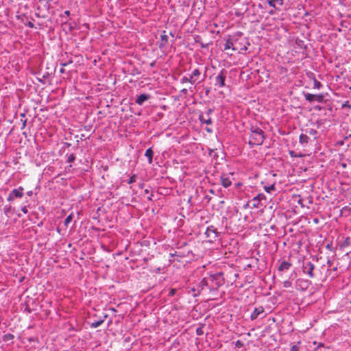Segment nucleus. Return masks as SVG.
Returning a JSON list of instances; mask_svg holds the SVG:
<instances>
[{
    "label": "nucleus",
    "instance_id": "obj_21",
    "mask_svg": "<svg viewBox=\"0 0 351 351\" xmlns=\"http://www.w3.org/2000/svg\"><path fill=\"white\" fill-rule=\"evenodd\" d=\"M311 75H313V88L315 89H320L322 87V84L316 80L314 73H311Z\"/></svg>",
    "mask_w": 351,
    "mask_h": 351
},
{
    "label": "nucleus",
    "instance_id": "obj_3",
    "mask_svg": "<svg viewBox=\"0 0 351 351\" xmlns=\"http://www.w3.org/2000/svg\"><path fill=\"white\" fill-rule=\"evenodd\" d=\"M190 78L192 81V85L195 86L204 81L205 79L206 74L202 75V72L199 68L194 69L191 73L189 75ZM195 86H194V88Z\"/></svg>",
    "mask_w": 351,
    "mask_h": 351
},
{
    "label": "nucleus",
    "instance_id": "obj_20",
    "mask_svg": "<svg viewBox=\"0 0 351 351\" xmlns=\"http://www.w3.org/2000/svg\"><path fill=\"white\" fill-rule=\"evenodd\" d=\"M209 279H207L206 278H204L199 282V287H201V290H202L204 287H208L210 289V283H209Z\"/></svg>",
    "mask_w": 351,
    "mask_h": 351
},
{
    "label": "nucleus",
    "instance_id": "obj_19",
    "mask_svg": "<svg viewBox=\"0 0 351 351\" xmlns=\"http://www.w3.org/2000/svg\"><path fill=\"white\" fill-rule=\"evenodd\" d=\"M145 156L147 158L149 163L151 164L154 156V152L152 148H149L146 150Z\"/></svg>",
    "mask_w": 351,
    "mask_h": 351
},
{
    "label": "nucleus",
    "instance_id": "obj_55",
    "mask_svg": "<svg viewBox=\"0 0 351 351\" xmlns=\"http://www.w3.org/2000/svg\"><path fill=\"white\" fill-rule=\"evenodd\" d=\"M62 65L63 66H66V63L62 64Z\"/></svg>",
    "mask_w": 351,
    "mask_h": 351
},
{
    "label": "nucleus",
    "instance_id": "obj_2",
    "mask_svg": "<svg viewBox=\"0 0 351 351\" xmlns=\"http://www.w3.org/2000/svg\"><path fill=\"white\" fill-rule=\"evenodd\" d=\"M209 281H210V290H217L224 284L223 274L222 272H217L214 274H210Z\"/></svg>",
    "mask_w": 351,
    "mask_h": 351
},
{
    "label": "nucleus",
    "instance_id": "obj_39",
    "mask_svg": "<svg viewBox=\"0 0 351 351\" xmlns=\"http://www.w3.org/2000/svg\"><path fill=\"white\" fill-rule=\"evenodd\" d=\"M181 93L185 95L188 94V90L186 88H183L181 90Z\"/></svg>",
    "mask_w": 351,
    "mask_h": 351
},
{
    "label": "nucleus",
    "instance_id": "obj_16",
    "mask_svg": "<svg viewBox=\"0 0 351 351\" xmlns=\"http://www.w3.org/2000/svg\"><path fill=\"white\" fill-rule=\"evenodd\" d=\"M267 3L270 7L278 10V8H276V4L282 6L284 4V0H267Z\"/></svg>",
    "mask_w": 351,
    "mask_h": 351
},
{
    "label": "nucleus",
    "instance_id": "obj_31",
    "mask_svg": "<svg viewBox=\"0 0 351 351\" xmlns=\"http://www.w3.org/2000/svg\"><path fill=\"white\" fill-rule=\"evenodd\" d=\"M136 177H137V176H136V175H135V174L132 175V176L130 178V179H129V180H128V184H132V183H134V182H136Z\"/></svg>",
    "mask_w": 351,
    "mask_h": 351
},
{
    "label": "nucleus",
    "instance_id": "obj_24",
    "mask_svg": "<svg viewBox=\"0 0 351 351\" xmlns=\"http://www.w3.org/2000/svg\"><path fill=\"white\" fill-rule=\"evenodd\" d=\"M190 83L192 85V81L190 78V76L184 75L180 79L181 84Z\"/></svg>",
    "mask_w": 351,
    "mask_h": 351
},
{
    "label": "nucleus",
    "instance_id": "obj_35",
    "mask_svg": "<svg viewBox=\"0 0 351 351\" xmlns=\"http://www.w3.org/2000/svg\"><path fill=\"white\" fill-rule=\"evenodd\" d=\"M290 351H299L298 347L295 345L292 346L290 348Z\"/></svg>",
    "mask_w": 351,
    "mask_h": 351
},
{
    "label": "nucleus",
    "instance_id": "obj_6",
    "mask_svg": "<svg viewBox=\"0 0 351 351\" xmlns=\"http://www.w3.org/2000/svg\"><path fill=\"white\" fill-rule=\"evenodd\" d=\"M24 189L23 186H19L17 189H13L8 195L7 200L12 202L15 198H21L23 197Z\"/></svg>",
    "mask_w": 351,
    "mask_h": 351
},
{
    "label": "nucleus",
    "instance_id": "obj_50",
    "mask_svg": "<svg viewBox=\"0 0 351 351\" xmlns=\"http://www.w3.org/2000/svg\"><path fill=\"white\" fill-rule=\"evenodd\" d=\"M269 14H271V15H273V14H275V12H274V11L271 10V11L269 12Z\"/></svg>",
    "mask_w": 351,
    "mask_h": 351
},
{
    "label": "nucleus",
    "instance_id": "obj_58",
    "mask_svg": "<svg viewBox=\"0 0 351 351\" xmlns=\"http://www.w3.org/2000/svg\"><path fill=\"white\" fill-rule=\"evenodd\" d=\"M314 221H315V222L317 223L318 220L317 219H315Z\"/></svg>",
    "mask_w": 351,
    "mask_h": 351
},
{
    "label": "nucleus",
    "instance_id": "obj_32",
    "mask_svg": "<svg viewBox=\"0 0 351 351\" xmlns=\"http://www.w3.org/2000/svg\"><path fill=\"white\" fill-rule=\"evenodd\" d=\"M214 112V110L213 108H208L206 112L203 113L204 115H206V117L208 116L210 117V114Z\"/></svg>",
    "mask_w": 351,
    "mask_h": 351
},
{
    "label": "nucleus",
    "instance_id": "obj_4",
    "mask_svg": "<svg viewBox=\"0 0 351 351\" xmlns=\"http://www.w3.org/2000/svg\"><path fill=\"white\" fill-rule=\"evenodd\" d=\"M205 234L206 237L208 239L209 242L213 243L219 238L220 236V232H218L217 228L213 225H210L207 227Z\"/></svg>",
    "mask_w": 351,
    "mask_h": 351
},
{
    "label": "nucleus",
    "instance_id": "obj_44",
    "mask_svg": "<svg viewBox=\"0 0 351 351\" xmlns=\"http://www.w3.org/2000/svg\"><path fill=\"white\" fill-rule=\"evenodd\" d=\"M28 27H34V25L33 23L32 22H29L28 24H27Z\"/></svg>",
    "mask_w": 351,
    "mask_h": 351
},
{
    "label": "nucleus",
    "instance_id": "obj_41",
    "mask_svg": "<svg viewBox=\"0 0 351 351\" xmlns=\"http://www.w3.org/2000/svg\"><path fill=\"white\" fill-rule=\"evenodd\" d=\"M27 196L31 197L33 195L32 191H27Z\"/></svg>",
    "mask_w": 351,
    "mask_h": 351
},
{
    "label": "nucleus",
    "instance_id": "obj_25",
    "mask_svg": "<svg viewBox=\"0 0 351 351\" xmlns=\"http://www.w3.org/2000/svg\"><path fill=\"white\" fill-rule=\"evenodd\" d=\"M104 322V319H100L98 321L93 322L90 324V327L93 328H96L99 327L101 324Z\"/></svg>",
    "mask_w": 351,
    "mask_h": 351
},
{
    "label": "nucleus",
    "instance_id": "obj_10",
    "mask_svg": "<svg viewBox=\"0 0 351 351\" xmlns=\"http://www.w3.org/2000/svg\"><path fill=\"white\" fill-rule=\"evenodd\" d=\"M232 173H222L220 176L221 184L224 188H228L232 185Z\"/></svg>",
    "mask_w": 351,
    "mask_h": 351
},
{
    "label": "nucleus",
    "instance_id": "obj_7",
    "mask_svg": "<svg viewBox=\"0 0 351 351\" xmlns=\"http://www.w3.org/2000/svg\"><path fill=\"white\" fill-rule=\"evenodd\" d=\"M311 285V282L308 280L303 278H298L295 280V288L301 291H305Z\"/></svg>",
    "mask_w": 351,
    "mask_h": 351
},
{
    "label": "nucleus",
    "instance_id": "obj_36",
    "mask_svg": "<svg viewBox=\"0 0 351 351\" xmlns=\"http://www.w3.org/2000/svg\"><path fill=\"white\" fill-rule=\"evenodd\" d=\"M10 206H8V207H7V206H5V207H4V208H3L4 213H5V215H8V213L10 212Z\"/></svg>",
    "mask_w": 351,
    "mask_h": 351
},
{
    "label": "nucleus",
    "instance_id": "obj_37",
    "mask_svg": "<svg viewBox=\"0 0 351 351\" xmlns=\"http://www.w3.org/2000/svg\"><path fill=\"white\" fill-rule=\"evenodd\" d=\"M21 210L24 214H27L28 213L27 207V206H24L21 208Z\"/></svg>",
    "mask_w": 351,
    "mask_h": 351
},
{
    "label": "nucleus",
    "instance_id": "obj_18",
    "mask_svg": "<svg viewBox=\"0 0 351 351\" xmlns=\"http://www.w3.org/2000/svg\"><path fill=\"white\" fill-rule=\"evenodd\" d=\"M309 141V138L307 135L301 134L299 136V143L302 145H307Z\"/></svg>",
    "mask_w": 351,
    "mask_h": 351
},
{
    "label": "nucleus",
    "instance_id": "obj_22",
    "mask_svg": "<svg viewBox=\"0 0 351 351\" xmlns=\"http://www.w3.org/2000/svg\"><path fill=\"white\" fill-rule=\"evenodd\" d=\"M266 197L263 193H258L253 198V201L260 202L262 200H265Z\"/></svg>",
    "mask_w": 351,
    "mask_h": 351
},
{
    "label": "nucleus",
    "instance_id": "obj_29",
    "mask_svg": "<svg viewBox=\"0 0 351 351\" xmlns=\"http://www.w3.org/2000/svg\"><path fill=\"white\" fill-rule=\"evenodd\" d=\"M291 286H292V282L289 280H287L283 282V287L285 288H289Z\"/></svg>",
    "mask_w": 351,
    "mask_h": 351
},
{
    "label": "nucleus",
    "instance_id": "obj_45",
    "mask_svg": "<svg viewBox=\"0 0 351 351\" xmlns=\"http://www.w3.org/2000/svg\"><path fill=\"white\" fill-rule=\"evenodd\" d=\"M206 130L208 132V133H212L213 132V130L210 128H206Z\"/></svg>",
    "mask_w": 351,
    "mask_h": 351
},
{
    "label": "nucleus",
    "instance_id": "obj_11",
    "mask_svg": "<svg viewBox=\"0 0 351 351\" xmlns=\"http://www.w3.org/2000/svg\"><path fill=\"white\" fill-rule=\"evenodd\" d=\"M279 265L278 266V271L279 272H285L288 271L292 266V264L291 262L283 260V261H279Z\"/></svg>",
    "mask_w": 351,
    "mask_h": 351
},
{
    "label": "nucleus",
    "instance_id": "obj_13",
    "mask_svg": "<svg viewBox=\"0 0 351 351\" xmlns=\"http://www.w3.org/2000/svg\"><path fill=\"white\" fill-rule=\"evenodd\" d=\"M169 40V36L166 34L165 31H163L162 34L160 36V42L159 44V48L162 49L166 47Z\"/></svg>",
    "mask_w": 351,
    "mask_h": 351
},
{
    "label": "nucleus",
    "instance_id": "obj_33",
    "mask_svg": "<svg viewBox=\"0 0 351 351\" xmlns=\"http://www.w3.org/2000/svg\"><path fill=\"white\" fill-rule=\"evenodd\" d=\"M71 13L70 11L66 10L63 14L60 15V17L63 18L64 16L69 17L70 16Z\"/></svg>",
    "mask_w": 351,
    "mask_h": 351
},
{
    "label": "nucleus",
    "instance_id": "obj_53",
    "mask_svg": "<svg viewBox=\"0 0 351 351\" xmlns=\"http://www.w3.org/2000/svg\"><path fill=\"white\" fill-rule=\"evenodd\" d=\"M154 64H155V62H152V63L150 64V66H154Z\"/></svg>",
    "mask_w": 351,
    "mask_h": 351
},
{
    "label": "nucleus",
    "instance_id": "obj_38",
    "mask_svg": "<svg viewBox=\"0 0 351 351\" xmlns=\"http://www.w3.org/2000/svg\"><path fill=\"white\" fill-rule=\"evenodd\" d=\"M21 121L23 122L21 129H24V128L26 127V124H27V119H24V120H23V119H21Z\"/></svg>",
    "mask_w": 351,
    "mask_h": 351
},
{
    "label": "nucleus",
    "instance_id": "obj_42",
    "mask_svg": "<svg viewBox=\"0 0 351 351\" xmlns=\"http://www.w3.org/2000/svg\"><path fill=\"white\" fill-rule=\"evenodd\" d=\"M175 291H176L175 289H171L169 295H171V296L173 295L175 293Z\"/></svg>",
    "mask_w": 351,
    "mask_h": 351
},
{
    "label": "nucleus",
    "instance_id": "obj_5",
    "mask_svg": "<svg viewBox=\"0 0 351 351\" xmlns=\"http://www.w3.org/2000/svg\"><path fill=\"white\" fill-rule=\"evenodd\" d=\"M227 71L225 69H221L217 75L215 77V86L219 88L225 86V81L226 79Z\"/></svg>",
    "mask_w": 351,
    "mask_h": 351
},
{
    "label": "nucleus",
    "instance_id": "obj_15",
    "mask_svg": "<svg viewBox=\"0 0 351 351\" xmlns=\"http://www.w3.org/2000/svg\"><path fill=\"white\" fill-rule=\"evenodd\" d=\"M149 98H150L149 95H148V94H145V93H144V94H141V95H140L137 97V99H136V103L138 105L141 106V105H143V103H144L145 101L148 100Z\"/></svg>",
    "mask_w": 351,
    "mask_h": 351
},
{
    "label": "nucleus",
    "instance_id": "obj_51",
    "mask_svg": "<svg viewBox=\"0 0 351 351\" xmlns=\"http://www.w3.org/2000/svg\"><path fill=\"white\" fill-rule=\"evenodd\" d=\"M60 72L61 73H64V69L63 68H61V69H60Z\"/></svg>",
    "mask_w": 351,
    "mask_h": 351
},
{
    "label": "nucleus",
    "instance_id": "obj_47",
    "mask_svg": "<svg viewBox=\"0 0 351 351\" xmlns=\"http://www.w3.org/2000/svg\"><path fill=\"white\" fill-rule=\"evenodd\" d=\"M311 73H308V74H307V75H308V77L310 79L313 80V75H311Z\"/></svg>",
    "mask_w": 351,
    "mask_h": 351
},
{
    "label": "nucleus",
    "instance_id": "obj_56",
    "mask_svg": "<svg viewBox=\"0 0 351 351\" xmlns=\"http://www.w3.org/2000/svg\"><path fill=\"white\" fill-rule=\"evenodd\" d=\"M258 7H259L260 8H262V6H261V4H259V5H258Z\"/></svg>",
    "mask_w": 351,
    "mask_h": 351
},
{
    "label": "nucleus",
    "instance_id": "obj_48",
    "mask_svg": "<svg viewBox=\"0 0 351 351\" xmlns=\"http://www.w3.org/2000/svg\"><path fill=\"white\" fill-rule=\"evenodd\" d=\"M176 252H175V253H171V254H170V257H171V258L174 257V256H176Z\"/></svg>",
    "mask_w": 351,
    "mask_h": 351
},
{
    "label": "nucleus",
    "instance_id": "obj_28",
    "mask_svg": "<svg viewBox=\"0 0 351 351\" xmlns=\"http://www.w3.org/2000/svg\"><path fill=\"white\" fill-rule=\"evenodd\" d=\"M75 159V156L74 154H71L67 156V162L71 163L73 162Z\"/></svg>",
    "mask_w": 351,
    "mask_h": 351
},
{
    "label": "nucleus",
    "instance_id": "obj_9",
    "mask_svg": "<svg viewBox=\"0 0 351 351\" xmlns=\"http://www.w3.org/2000/svg\"><path fill=\"white\" fill-rule=\"evenodd\" d=\"M305 99L309 102H313L315 101L322 103L324 100V96L323 94L313 95L309 93H303Z\"/></svg>",
    "mask_w": 351,
    "mask_h": 351
},
{
    "label": "nucleus",
    "instance_id": "obj_40",
    "mask_svg": "<svg viewBox=\"0 0 351 351\" xmlns=\"http://www.w3.org/2000/svg\"><path fill=\"white\" fill-rule=\"evenodd\" d=\"M296 43H297V44H298L300 47H302V45H303V41H302V40H296Z\"/></svg>",
    "mask_w": 351,
    "mask_h": 351
},
{
    "label": "nucleus",
    "instance_id": "obj_30",
    "mask_svg": "<svg viewBox=\"0 0 351 351\" xmlns=\"http://www.w3.org/2000/svg\"><path fill=\"white\" fill-rule=\"evenodd\" d=\"M306 132L312 136H315L317 134V131L313 128H310L308 130H306Z\"/></svg>",
    "mask_w": 351,
    "mask_h": 351
},
{
    "label": "nucleus",
    "instance_id": "obj_8",
    "mask_svg": "<svg viewBox=\"0 0 351 351\" xmlns=\"http://www.w3.org/2000/svg\"><path fill=\"white\" fill-rule=\"evenodd\" d=\"M315 269L314 265L310 261H306L303 263L302 265V271L307 274L311 278L315 277V274L313 271Z\"/></svg>",
    "mask_w": 351,
    "mask_h": 351
},
{
    "label": "nucleus",
    "instance_id": "obj_57",
    "mask_svg": "<svg viewBox=\"0 0 351 351\" xmlns=\"http://www.w3.org/2000/svg\"><path fill=\"white\" fill-rule=\"evenodd\" d=\"M254 206H255V207H258V205H256V204H254Z\"/></svg>",
    "mask_w": 351,
    "mask_h": 351
},
{
    "label": "nucleus",
    "instance_id": "obj_52",
    "mask_svg": "<svg viewBox=\"0 0 351 351\" xmlns=\"http://www.w3.org/2000/svg\"><path fill=\"white\" fill-rule=\"evenodd\" d=\"M294 276H296V274L295 273H292L291 275H290V278H293Z\"/></svg>",
    "mask_w": 351,
    "mask_h": 351
},
{
    "label": "nucleus",
    "instance_id": "obj_46",
    "mask_svg": "<svg viewBox=\"0 0 351 351\" xmlns=\"http://www.w3.org/2000/svg\"><path fill=\"white\" fill-rule=\"evenodd\" d=\"M331 264H332V263H331L330 260L328 259V261H327V265H328V267H330V266H331Z\"/></svg>",
    "mask_w": 351,
    "mask_h": 351
},
{
    "label": "nucleus",
    "instance_id": "obj_12",
    "mask_svg": "<svg viewBox=\"0 0 351 351\" xmlns=\"http://www.w3.org/2000/svg\"><path fill=\"white\" fill-rule=\"evenodd\" d=\"M265 313L264 308L262 306H260L258 307H256L254 308L253 312L250 315L251 320H255L256 319L259 315H263Z\"/></svg>",
    "mask_w": 351,
    "mask_h": 351
},
{
    "label": "nucleus",
    "instance_id": "obj_27",
    "mask_svg": "<svg viewBox=\"0 0 351 351\" xmlns=\"http://www.w3.org/2000/svg\"><path fill=\"white\" fill-rule=\"evenodd\" d=\"M264 189L266 192L271 193V191L275 190V185L273 184L269 186H264Z\"/></svg>",
    "mask_w": 351,
    "mask_h": 351
},
{
    "label": "nucleus",
    "instance_id": "obj_54",
    "mask_svg": "<svg viewBox=\"0 0 351 351\" xmlns=\"http://www.w3.org/2000/svg\"><path fill=\"white\" fill-rule=\"evenodd\" d=\"M21 116L22 117H25V114L24 113H22V114H21Z\"/></svg>",
    "mask_w": 351,
    "mask_h": 351
},
{
    "label": "nucleus",
    "instance_id": "obj_17",
    "mask_svg": "<svg viewBox=\"0 0 351 351\" xmlns=\"http://www.w3.org/2000/svg\"><path fill=\"white\" fill-rule=\"evenodd\" d=\"M232 49V51H236L237 49L234 47V43L232 40L230 38L227 39L226 43L224 45V50Z\"/></svg>",
    "mask_w": 351,
    "mask_h": 351
},
{
    "label": "nucleus",
    "instance_id": "obj_1",
    "mask_svg": "<svg viewBox=\"0 0 351 351\" xmlns=\"http://www.w3.org/2000/svg\"><path fill=\"white\" fill-rule=\"evenodd\" d=\"M265 138V132L257 125L250 128L249 144L251 146L261 145Z\"/></svg>",
    "mask_w": 351,
    "mask_h": 351
},
{
    "label": "nucleus",
    "instance_id": "obj_43",
    "mask_svg": "<svg viewBox=\"0 0 351 351\" xmlns=\"http://www.w3.org/2000/svg\"><path fill=\"white\" fill-rule=\"evenodd\" d=\"M196 332L197 335H200L202 334V329L199 328L197 329Z\"/></svg>",
    "mask_w": 351,
    "mask_h": 351
},
{
    "label": "nucleus",
    "instance_id": "obj_49",
    "mask_svg": "<svg viewBox=\"0 0 351 351\" xmlns=\"http://www.w3.org/2000/svg\"><path fill=\"white\" fill-rule=\"evenodd\" d=\"M241 344L240 341H237L236 343L237 346H239Z\"/></svg>",
    "mask_w": 351,
    "mask_h": 351
},
{
    "label": "nucleus",
    "instance_id": "obj_26",
    "mask_svg": "<svg viewBox=\"0 0 351 351\" xmlns=\"http://www.w3.org/2000/svg\"><path fill=\"white\" fill-rule=\"evenodd\" d=\"M73 214H70L69 215H68V216L66 217V218L65 219L64 222V226H65L66 227H67V226H68V225L71 223V221H72V219H73Z\"/></svg>",
    "mask_w": 351,
    "mask_h": 351
},
{
    "label": "nucleus",
    "instance_id": "obj_23",
    "mask_svg": "<svg viewBox=\"0 0 351 351\" xmlns=\"http://www.w3.org/2000/svg\"><path fill=\"white\" fill-rule=\"evenodd\" d=\"M14 336L11 333L5 334L3 336V341L5 342L12 341Z\"/></svg>",
    "mask_w": 351,
    "mask_h": 351
},
{
    "label": "nucleus",
    "instance_id": "obj_34",
    "mask_svg": "<svg viewBox=\"0 0 351 351\" xmlns=\"http://www.w3.org/2000/svg\"><path fill=\"white\" fill-rule=\"evenodd\" d=\"M350 243V238H347L342 244V246H347Z\"/></svg>",
    "mask_w": 351,
    "mask_h": 351
},
{
    "label": "nucleus",
    "instance_id": "obj_14",
    "mask_svg": "<svg viewBox=\"0 0 351 351\" xmlns=\"http://www.w3.org/2000/svg\"><path fill=\"white\" fill-rule=\"evenodd\" d=\"M199 120L202 124L206 123L207 125H211L213 123L211 117L208 116L206 117V115H204L203 113H201L199 115Z\"/></svg>",
    "mask_w": 351,
    "mask_h": 351
}]
</instances>
